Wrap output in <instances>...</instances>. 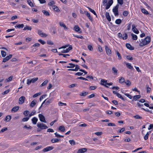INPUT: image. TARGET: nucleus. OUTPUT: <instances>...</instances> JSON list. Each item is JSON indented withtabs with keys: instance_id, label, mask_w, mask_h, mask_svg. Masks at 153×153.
Segmentation results:
<instances>
[{
	"instance_id": "obj_3",
	"label": "nucleus",
	"mask_w": 153,
	"mask_h": 153,
	"mask_svg": "<svg viewBox=\"0 0 153 153\" xmlns=\"http://www.w3.org/2000/svg\"><path fill=\"white\" fill-rule=\"evenodd\" d=\"M119 5L117 4L113 9V12L114 13L115 16H117L118 15V9Z\"/></svg>"
},
{
	"instance_id": "obj_41",
	"label": "nucleus",
	"mask_w": 153,
	"mask_h": 153,
	"mask_svg": "<svg viewBox=\"0 0 153 153\" xmlns=\"http://www.w3.org/2000/svg\"><path fill=\"white\" fill-rule=\"evenodd\" d=\"M125 83L127 86H129L131 85V82L130 81L128 80H126Z\"/></svg>"
},
{
	"instance_id": "obj_32",
	"label": "nucleus",
	"mask_w": 153,
	"mask_h": 153,
	"mask_svg": "<svg viewBox=\"0 0 153 153\" xmlns=\"http://www.w3.org/2000/svg\"><path fill=\"white\" fill-rule=\"evenodd\" d=\"M131 36L132 37V39L133 40H137V37L136 35L132 33L131 34Z\"/></svg>"
},
{
	"instance_id": "obj_5",
	"label": "nucleus",
	"mask_w": 153,
	"mask_h": 153,
	"mask_svg": "<svg viewBox=\"0 0 153 153\" xmlns=\"http://www.w3.org/2000/svg\"><path fill=\"white\" fill-rule=\"evenodd\" d=\"M113 2V0H109L108 3L105 4V5H106L105 9L106 10L108 9L110 6L112 5Z\"/></svg>"
},
{
	"instance_id": "obj_54",
	"label": "nucleus",
	"mask_w": 153,
	"mask_h": 153,
	"mask_svg": "<svg viewBox=\"0 0 153 153\" xmlns=\"http://www.w3.org/2000/svg\"><path fill=\"white\" fill-rule=\"evenodd\" d=\"M69 142L71 145H74L75 144V142L74 140H70Z\"/></svg>"
},
{
	"instance_id": "obj_57",
	"label": "nucleus",
	"mask_w": 153,
	"mask_h": 153,
	"mask_svg": "<svg viewBox=\"0 0 153 153\" xmlns=\"http://www.w3.org/2000/svg\"><path fill=\"white\" fill-rule=\"evenodd\" d=\"M134 117L136 119H141L142 117L138 115H137L134 116Z\"/></svg>"
},
{
	"instance_id": "obj_37",
	"label": "nucleus",
	"mask_w": 153,
	"mask_h": 153,
	"mask_svg": "<svg viewBox=\"0 0 153 153\" xmlns=\"http://www.w3.org/2000/svg\"><path fill=\"white\" fill-rule=\"evenodd\" d=\"M48 80H45L41 84V85H40V86L42 87L45 86L48 83Z\"/></svg>"
},
{
	"instance_id": "obj_43",
	"label": "nucleus",
	"mask_w": 153,
	"mask_h": 153,
	"mask_svg": "<svg viewBox=\"0 0 153 153\" xmlns=\"http://www.w3.org/2000/svg\"><path fill=\"white\" fill-rule=\"evenodd\" d=\"M55 4V2L54 1H50L48 4L49 5H50L51 6H53V5Z\"/></svg>"
},
{
	"instance_id": "obj_1",
	"label": "nucleus",
	"mask_w": 153,
	"mask_h": 153,
	"mask_svg": "<svg viewBox=\"0 0 153 153\" xmlns=\"http://www.w3.org/2000/svg\"><path fill=\"white\" fill-rule=\"evenodd\" d=\"M150 41V38L149 36H147L144 39L142 40V41L140 43V46H143L149 44Z\"/></svg>"
},
{
	"instance_id": "obj_13",
	"label": "nucleus",
	"mask_w": 153,
	"mask_h": 153,
	"mask_svg": "<svg viewBox=\"0 0 153 153\" xmlns=\"http://www.w3.org/2000/svg\"><path fill=\"white\" fill-rule=\"evenodd\" d=\"M25 99V98L24 96H22L21 97L19 98V103L20 104H23L24 102Z\"/></svg>"
},
{
	"instance_id": "obj_34",
	"label": "nucleus",
	"mask_w": 153,
	"mask_h": 153,
	"mask_svg": "<svg viewBox=\"0 0 153 153\" xmlns=\"http://www.w3.org/2000/svg\"><path fill=\"white\" fill-rule=\"evenodd\" d=\"M126 65L127 67L129 69H132L133 67L131 65V64L129 63H126Z\"/></svg>"
},
{
	"instance_id": "obj_11",
	"label": "nucleus",
	"mask_w": 153,
	"mask_h": 153,
	"mask_svg": "<svg viewBox=\"0 0 153 153\" xmlns=\"http://www.w3.org/2000/svg\"><path fill=\"white\" fill-rule=\"evenodd\" d=\"M38 33L40 36L42 37H46L47 36L46 34L42 32V31L41 30H38Z\"/></svg>"
},
{
	"instance_id": "obj_50",
	"label": "nucleus",
	"mask_w": 153,
	"mask_h": 153,
	"mask_svg": "<svg viewBox=\"0 0 153 153\" xmlns=\"http://www.w3.org/2000/svg\"><path fill=\"white\" fill-rule=\"evenodd\" d=\"M73 35L74 37H76L77 38H79V39H84L83 37L82 36H81V35L78 36V35Z\"/></svg>"
},
{
	"instance_id": "obj_12",
	"label": "nucleus",
	"mask_w": 153,
	"mask_h": 153,
	"mask_svg": "<svg viewBox=\"0 0 153 153\" xmlns=\"http://www.w3.org/2000/svg\"><path fill=\"white\" fill-rule=\"evenodd\" d=\"M74 29L76 32L80 33H82L80 28L77 25H75L74 27Z\"/></svg>"
},
{
	"instance_id": "obj_29",
	"label": "nucleus",
	"mask_w": 153,
	"mask_h": 153,
	"mask_svg": "<svg viewBox=\"0 0 153 153\" xmlns=\"http://www.w3.org/2000/svg\"><path fill=\"white\" fill-rule=\"evenodd\" d=\"M125 79L122 77H121L119 79V82L120 83L122 84L123 83L125 82Z\"/></svg>"
},
{
	"instance_id": "obj_33",
	"label": "nucleus",
	"mask_w": 153,
	"mask_h": 153,
	"mask_svg": "<svg viewBox=\"0 0 153 153\" xmlns=\"http://www.w3.org/2000/svg\"><path fill=\"white\" fill-rule=\"evenodd\" d=\"M42 12L46 16H48L50 15L49 13L47 11L45 10H42Z\"/></svg>"
},
{
	"instance_id": "obj_45",
	"label": "nucleus",
	"mask_w": 153,
	"mask_h": 153,
	"mask_svg": "<svg viewBox=\"0 0 153 153\" xmlns=\"http://www.w3.org/2000/svg\"><path fill=\"white\" fill-rule=\"evenodd\" d=\"M27 2L29 5L31 7H32L34 6L32 2L30 0H27Z\"/></svg>"
},
{
	"instance_id": "obj_10",
	"label": "nucleus",
	"mask_w": 153,
	"mask_h": 153,
	"mask_svg": "<svg viewBox=\"0 0 153 153\" xmlns=\"http://www.w3.org/2000/svg\"><path fill=\"white\" fill-rule=\"evenodd\" d=\"M12 54H9V56H7L5 58H4L3 59L2 62H6L10 59L12 57Z\"/></svg>"
},
{
	"instance_id": "obj_28",
	"label": "nucleus",
	"mask_w": 153,
	"mask_h": 153,
	"mask_svg": "<svg viewBox=\"0 0 153 153\" xmlns=\"http://www.w3.org/2000/svg\"><path fill=\"white\" fill-rule=\"evenodd\" d=\"M53 9L56 11L57 12H59L60 10L59 9L58 7L56 5L53 6L52 7Z\"/></svg>"
},
{
	"instance_id": "obj_44",
	"label": "nucleus",
	"mask_w": 153,
	"mask_h": 153,
	"mask_svg": "<svg viewBox=\"0 0 153 153\" xmlns=\"http://www.w3.org/2000/svg\"><path fill=\"white\" fill-rule=\"evenodd\" d=\"M1 56L3 57H4L6 55V53L4 51H1Z\"/></svg>"
},
{
	"instance_id": "obj_27",
	"label": "nucleus",
	"mask_w": 153,
	"mask_h": 153,
	"mask_svg": "<svg viewBox=\"0 0 153 153\" xmlns=\"http://www.w3.org/2000/svg\"><path fill=\"white\" fill-rule=\"evenodd\" d=\"M31 27L28 25H25L24 28L23 29L24 30H31Z\"/></svg>"
},
{
	"instance_id": "obj_56",
	"label": "nucleus",
	"mask_w": 153,
	"mask_h": 153,
	"mask_svg": "<svg viewBox=\"0 0 153 153\" xmlns=\"http://www.w3.org/2000/svg\"><path fill=\"white\" fill-rule=\"evenodd\" d=\"M47 96L46 94L40 96L39 98V100L41 101L45 97Z\"/></svg>"
},
{
	"instance_id": "obj_30",
	"label": "nucleus",
	"mask_w": 153,
	"mask_h": 153,
	"mask_svg": "<svg viewBox=\"0 0 153 153\" xmlns=\"http://www.w3.org/2000/svg\"><path fill=\"white\" fill-rule=\"evenodd\" d=\"M141 97V96L139 95L134 96L133 97V100L136 101L137 99L140 98Z\"/></svg>"
},
{
	"instance_id": "obj_64",
	"label": "nucleus",
	"mask_w": 153,
	"mask_h": 153,
	"mask_svg": "<svg viewBox=\"0 0 153 153\" xmlns=\"http://www.w3.org/2000/svg\"><path fill=\"white\" fill-rule=\"evenodd\" d=\"M125 130V128H122L120 130H119L117 132L120 133H122Z\"/></svg>"
},
{
	"instance_id": "obj_21",
	"label": "nucleus",
	"mask_w": 153,
	"mask_h": 153,
	"mask_svg": "<svg viewBox=\"0 0 153 153\" xmlns=\"http://www.w3.org/2000/svg\"><path fill=\"white\" fill-rule=\"evenodd\" d=\"M59 24L60 26L61 27H64V29L65 30H67L68 29V28L66 27L65 24L62 22H59Z\"/></svg>"
},
{
	"instance_id": "obj_38",
	"label": "nucleus",
	"mask_w": 153,
	"mask_h": 153,
	"mask_svg": "<svg viewBox=\"0 0 153 153\" xmlns=\"http://www.w3.org/2000/svg\"><path fill=\"white\" fill-rule=\"evenodd\" d=\"M146 92L147 93H149L151 90V88L149 87L148 85H146Z\"/></svg>"
},
{
	"instance_id": "obj_49",
	"label": "nucleus",
	"mask_w": 153,
	"mask_h": 153,
	"mask_svg": "<svg viewBox=\"0 0 153 153\" xmlns=\"http://www.w3.org/2000/svg\"><path fill=\"white\" fill-rule=\"evenodd\" d=\"M69 46V44H67V45H65L64 46H62V47L61 48H59V50H60L62 48H64V49L65 48H66L68 47Z\"/></svg>"
},
{
	"instance_id": "obj_2",
	"label": "nucleus",
	"mask_w": 153,
	"mask_h": 153,
	"mask_svg": "<svg viewBox=\"0 0 153 153\" xmlns=\"http://www.w3.org/2000/svg\"><path fill=\"white\" fill-rule=\"evenodd\" d=\"M37 126L41 129H46L48 128V126L45 124L43 123H38Z\"/></svg>"
},
{
	"instance_id": "obj_9",
	"label": "nucleus",
	"mask_w": 153,
	"mask_h": 153,
	"mask_svg": "<svg viewBox=\"0 0 153 153\" xmlns=\"http://www.w3.org/2000/svg\"><path fill=\"white\" fill-rule=\"evenodd\" d=\"M53 149V146H48L43 150V151L44 152H47L49 151H51Z\"/></svg>"
},
{
	"instance_id": "obj_62",
	"label": "nucleus",
	"mask_w": 153,
	"mask_h": 153,
	"mask_svg": "<svg viewBox=\"0 0 153 153\" xmlns=\"http://www.w3.org/2000/svg\"><path fill=\"white\" fill-rule=\"evenodd\" d=\"M38 42H40L41 44H42V45H44L45 44V42L43 41L41 39H39L38 40Z\"/></svg>"
},
{
	"instance_id": "obj_25",
	"label": "nucleus",
	"mask_w": 153,
	"mask_h": 153,
	"mask_svg": "<svg viewBox=\"0 0 153 153\" xmlns=\"http://www.w3.org/2000/svg\"><path fill=\"white\" fill-rule=\"evenodd\" d=\"M36 100H34L32 101L30 103V106L31 107H34L36 104Z\"/></svg>"
},
{
	"instance_id": "obj_15",
	"label": "nucleus",
	"mask_w": 153,
	"mask_h": 153,
	"mask_svg": "<svg viewBox=\"0 0 153 153\" xmlns=\"http://www.w3.org/2000/svg\"><path fill=\"white\" fill-rule=\"evenodd\" d=\"M107 82V80H106L103 79H102L101 81L100 84L102 85L105 86L106 87L108 88V86L105 85V84H106Z\"/></svg>"
},
{
	"instance_id": "obj_4",
	"label": "nucleus",
	"mask_w": 153,
	"mask_h": 153,
	"mask_svg": "<svg viewBox=\"0 0 153 153\" xmlns=\"http://www.w3.org/2000/svg\"><path fill=\"white\" fill-rule=\"evenodd\" d=\"M39 117L41 122L45 123H47L46 121L45 120V117L42 114H39Z\"/></svg>"
},
{
	"instance_id": "obj_35",
	"label": "nucleus",
	"mask_w": 153,
	"mask_h": 153,
	"mask_svg": "<svg viewBox=\"0 0 153 153\" xmlns=\"http://www.w3.org/2000/svg\"><path fill=\"white\" fill-rule=\"evenodd\" d=\"M141 11L142 12L145 14L147 15L149 13L144 8L142 9Z\"/></svg>"
},
{
	"instance_id": "obj_53",
	"label": "nucleus",
	"mask_w": 153,
	"mask_h": 153,
	"mask_svg": "<svg viewBox=\"0 0 153 153\" xmlns=\"http://www.w3.org/2000/svg\"><path fill=\"white\" fill-rule=\"evenodd\" d=\"M29 119V117H27L26 118H24L22 119V121L23 122H26Z\"/></svg>"
},
{
	"instance_id": "obj_59",
	"label": "nucleus",
	"mask_w": 153,
	"mask_h": 153,
	"mask_svg": "<svg viewBox=\"0 0 153 153\" xmlns=\"http://www.w3.org/2000/svg\"><path fill=\"white\" fill-rule=\"evenodd\" d=\"M125 95L128 97L130 99H131L132 98V96L128 94H125Z\"/></svg>"
},
{
	"instance_id": "obj_47",
	"label": "nucleus",
	"mask_w": 153,
	"mask_h": 153,
	"mask_svg": "<svg viewBox=\"0 0 153 153\" xmlns=\"http://www.w3.org/2000/svg\"><path fill=\"white\" fill-rule=\"evenodd\" d=\"M123 36H124V37H122L123 39L126 40L127 39V38L128 36L126 33H125L124 34H123Z\"/></svg>"
},
{
	"instance_id": "obj_31",
	"label": "nucleus",
	"mask_w": 153,
	"mask_h": 153,
	"mask_svg": "<svg viewBox=\"0 0 153 153\" xmlns=\"http://www.w3.org/2000/svg\"><path fill=\"white\" fill-rule=\"evenodd\" d=\"M115 52L116 54L118 56V59L119 60L121 59L122 58L120 54V53L117 50L115 51Z\"/></svg>"
},
{
	"instance_id": "obj_17",
	"label": "nucleus",
	"mask_w": 153,
	"mask_h": 153,
	"mask_svg": "<svg viewBox=\"0 0 153 153\" xmlns=\"http://www.w3.org/2000/svg\"><path fill=\"white\" fill-rule=\"evenodd\" d=\"M105 48L106 50V52L107 55H109L111 54V50L109 49V48L107 46H105Z\"/></svg>"
},
{
	"instance_id": "obj_55",
	"label": "nucleus",
	"mask_w": 153,
	"mask_h": 153,
	"mask_svg": "<svg viewBox=\"0 0 153 153\" xmlns=\"http://www.w3.org/2000/svg\"><path fill=\"white\" fill-rule=\"evenodd\" d=\"M126 57V58L129 60L131 61L133 59L132 57L131 56H127Z\"/></svg>"
},
{
	"instance_id": "obj_46",
	"label": "nucleus",
	"mask_w": 153,
	"mask_h": 153,
	"mask_svg": "<svg viewBox=\"0 0 153 153\" xmlns=\"http://www.w3.org/2000/svg\"><path fill=\"white\" fill-rule=\"evenodd\" d=\"M88 94V92H83L81 93L79 95L80 96H85Z\"/></svg>"
},
{
	"instance_id": "obj_22",
	"label": "nucleus",
	"mask_w": 153,
	"mask_h": 153,
	"mask_svg": "<svg viewBox=\"0 0 153 153\" xmlns=\"http://www.w3.org/2000/svg\"><path fill=\"white\" fill-rule=\"evenodd\" d=\"M106 17L107 19L109 22L111 21V17L109 15V13L108 12H106L105 14Z\"/></svg>"
},
{
	"instance_id": "obj_23",
	"label": "nucleus",
	"mask_w": 153,
	"mask_h": 153,
	"mask_svg": "<svg viewBox=\"0 0 153 153\" xmlns=\"http://www.w3.org/2000/svg\"><path fill=\"white\" fill-rule=\"evenodd\" d=\"M59 130L60 131L64 132L65 131V129L64 127L63 126H60L59 128Z\"/></svg>"
},
{
	"instance_id": "obj_14",
	"label": "nucleus",
	"mask_w": 153,
	"mask_h": 153,
	"mask_svg": "<svg viewBox=\"0 0 153 153\" xmlns=\"http://www.w3.org/2000/svg\"><path fill=\"white\" fill-rule=\"evenodd\" d=\"M19 106H15L11 109V112L12 113L16 112L19 109Z\"/></svg>"
},
{
	"instance_id": "obj_42",
	"label": "nucleus",
	"mask_w": 153,
	"mask_h": 153,
	"mask_svg": "<svg viewBox=\"0 0 153 153\" xmlns=\"http://www.w3.org/2000/svg\"><path fill=\"white\" fill-rule=\"evenodd\" d=\"M115 22L117 24H120L122 22V21L120 19H118L116 20Z\"/></svg>"
},
{
	"instance_id": "obj_7",
	"label": "nucleus",
	"mask_w": 153,
	"mask_h": 153,
	"mask_svg": "<svg viewBox=\"0 0 153 153\" xmlns=\"http://www.w3.org/2000/svg\"><path fill=\"white\" fill-rule=\"evenodd\" d=\"M87 149L85 148L79 149L77 152V153H84L87 151Z\"/></svg>"
},
{
	"instance_id": "obj_16",
	"label": "nucleus",
	"mask_w": 153,
	"mask_h": 153,
	"mask_svg": "<svg viewBox=\"0 0 153 153\" xmlns=\"http://www.w3.org/2000/svg\"><path fill=\"white\" fill-rule=\"evenodd\" d=\"M11 118V115H8L7 116L4 120V121L5 122H9Z\"/></svg>"
},
{
	"instance_id": "obj_39",
	"label": "nucleus",
	"mask_w": 153,
	"mask_h": 153,
	"mask_svg": "<svg viewBox=\"0 0 153 153\" xmlns=\"http://www.w3.org/2000/svg\"><path fill=\"white\" fill-rule=\"evenodd\" d=\"M68 64L70 65L67 66L66 67L67 68H73L75 66V65L71 63H69Z\"/></svg>"
},
{
	"instance_id": "obj_20",
	"label": "nucleus",
	"mask_w": 153,
	"mask_h": 153,
	"mask_svg": "<svg viewBox=\"0 0 153 153\" xmlns=\"http://www.w3.org/2000/svg\"><path fill=\"white\" fill-rule=\"evenodd\" d=\"M84 13H86V15L88 17V18L90 20V21L92 22L93 19L91 17V16L90 13H88V12H87L86 11H85Z\"/></svg>"
},
{
	"instance_id": "obj_52",
	"label": "nucleus",
	"mask_w": 153,
	"mask_h": 153,
	"mask_svg": "<svg viewBox=\"0 0 153 153\" xmlns=\"http://www.w3.org/2000/svg\"><path fill=\"white\" fill-rule=\"evenodd\" d=\"M97 88V86H90L89 87V88L90 90H94L95 89Z\"/></svg>"
},
{
	"instance_id": "obj_36",
	"label": "nucleus",
	"mask_w": 153,
	"mask_h": 153,
	"mask_svg": "<svg viewBox=\"0 0 153 153\" xmlns=\"http://www.w3.org/2000/svg\"><path fill=\"white\" fill-rule=\"evenodd\" d=\"M88 9H89V11H90L94 15H95L96 16V17H97V15L96 13H95V11H94V10H93L91 8H90L88 7Z\"/></svg>"
},
{
	"instance_id": "obj_24",
	"label": "nucleus",
	"mask_w": 153,
	"mask_h": 153,
	"mask_svg": "<svg viewBox=\"0 0 153 153\" xmlns=\"http://www.w3.org/2000/svg\"><path fill=\"white\" fill-rule=\"evenodd\" d=\"M38 119L36 117H34L32 119V123L33 124H36L38 121Z\"/></svg>"
},
{
	"instance_id": "obj_40",
	"label": "nucleus",
	"mask_w": 153,
	"mask_h": 153,
	"mask_svg": "<svg viewBox=\"0 0 153 153\" xmlns=\"http://www.w3.org/2000/svg\"><path fill=\"white\" fill-rule=\"evenodd\" d=\"M24 26V25L23 24H19L18 25H16V26H15V27H17L18 28H22Z\"/></svg>"
},
{
	"instance_id": "obj_58",
	"label": "nucleus",
	"mask_w": 153,
	"mask_h": 153,
	"mask_svg": "<svg viewBox=\"0 0 153 153\" xmlns=\"http://www.w3.org/2000/svg\"><path fill=\"white\" fill-rule=\"evenodd\" d=\"M7 128L5 127L4 128H3L1 129V130L0 131V133H1L4 132L5 131H7Z\"/></svg>"
},
{
	"instance_id": "obj_63",
	"label": "nucleus",
	"mask_w": 153,
	"mask_h": 153,
	"mask_svg": "<svg viewBox=\"0 0 153 153\" xmlns=\"http://www.w3.org/2000/svg\"><path fill=\"white\" fill-rule=\"evenodd\" d=\"M107 126H115V125L114 123H110L107 124Z\"/></svg>"
},
{
	"instance_id": "obj_51",
	"label": "nucleus",
	"mask_w": 153,
	"mask_h": 153,
	"mask_svg": "<svg viewBox=\"0 0 153 153\" xmlns=\"http://www.w3.org/2000/svg\"><path fill=\"white\" fill-rule=\"evenodd\" d=\"M30 113L29 111L27 110H26L24 112L23 114L26 116H27Z\"/></svg>"
},
{
	"instance_id": "obj_60",
	"label": "nucleus",
	"mask_w": 153,
	"mask_h": 153,
	"mask_svg": "<svg viewBox=\"0 0 153 153\" xmlns=\"http://www.w3.org/2000/svg\"><path fill=\"white\" fill-rule=\"evenodd\" d=\"M128 14V12L126 11H125L123 12V15L125 16H127Z\"/></svg>"
},
{
	"instance_id": "obj_48",
	"label": "nucleus",
	"mask_w": 153,
	"mask_h": 153,
	"mask_svg": "<svg viewBox=\"0 0 153 153\" xmlns=\"http://www.w3.org/2000/svg\"><path fill=\"white\" fill-rule=\"evenodd\" d=\"M36 111H32L30 114H29L28 117H30L32 116L35 114H36Z\"/></svg>"
},
{
	"instance_id": "obj_6",
	"label": "nucleus",
	"mask_w": 153,
	"mask_h": 153,
	"mask_svg": "<svg viewBox=\"0 0 153 153\" xmlns=\"http://www.w3.org/2000/svg\"><path fill=\"white\" fill-rule=\"evenodd\" d=\"M72 45H70L69 46V48H67L65 50H63L62 51H61L60 52L62 53H67L69 52V51L72 50Z\"/></svg>"
},
{
	"instance_id": "obj_26",
	"label": "nucleus",
	"mask_w": 153,
	"mask_h": 153,
	"mask_svg": "<svg viewBox=\"0 0 153 153\" xmlns=\"http://www.w3.org/2000/svg\"><path fill=\"white\" fill-rule=\"evenodd\" d=\"M60 139H58L57 138H53L51 140V141L52 143H55L57 142L60 141Z\"/></svg>"
},
{
	"instance_id": "obj_61",
	"label": "nucleus",
	"mask_w": 153,
	"mask_h": 153,
	"mask_svg": "<svg viewBox=\"0 0 153 153\" xmlns=\"http://www.w3.org/2000/svg\"><path fill=\"white\" fill-rule=\"evenodd\" d=\"M12 78H13V76H10V77H9L7 79H6V80H7V82H9L11 81L12 80Z\"/></svg>"
},
{
	"instance_id": "obj_19",
	"label": "nucleus",
	"mask_w": 153,
	"mask_h": 153,
	"mask_svg": "<svg viewBox=\"0 0 153 153\" xmlns=\"http://www.w3.org/2000/svg\"><path fill=\"white\" fill-rule=\"evenodd\" d=\"M126 46L127 48L130 50H132L134 49V47H132L129 44L126 43Z\"/></svg>"
},
{
	"instance_id": "obj_8",
	"label": "nucleus",
	"mask_w": 153,
	"mask_h": 153,
	"mask_svg": "<svg viewBox=\"0 0 153 153\" xmlns=\"http://www.w3.org/2000/svg\"><path fill=\"white\" fill-rule=\"evenodd\" d=\"M132 30L134 33L136 34H138L139 33V31L136 28V26L134 25H132Z\"/></svg>"
},
{
	"instance_id": "obj_18",
	"label": "nucleus",
	"mask_w": 153,
	"mask_h": 153,
	"mask_svg": "<svg viewBox=\"0 0 153 153\" xmlns=\"http://www.w3.org/2000/svg\"><path fill=\"white\" fill-rule=\"evenodd\" d=\"M117 70L114 67L112 68V72L114 75H117Z\"/></svg>"
}]
</instances>
